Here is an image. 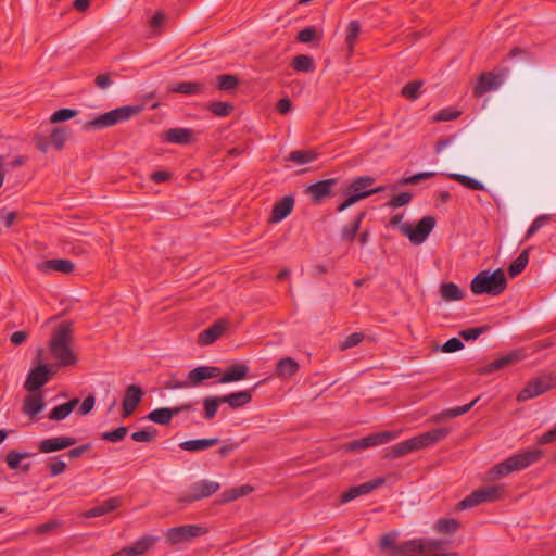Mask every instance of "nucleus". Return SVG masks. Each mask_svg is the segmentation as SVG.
Returning <instances> with one entry per match:
<instances>
[{"label": "nucleus", "mask_w": 556, "mask_h": 556, "mask_svg": "<svg viewBox=\"0 0 556 556\" xmlns=\"http://www.w3.org/2000/svg\"><path fill=\"white\" fill-rule=\"evenodd\" d=\"M73 342L72 324L62 323L53 331L49 349L52 357L56 361L58 366H74L77 363V356L73 352L71 344Z\"/></svg>", "instance_id": "nucleus-1"}, {"label": "nucleus", "mask_w": 556, "mask_h": 556, "mask_svg": "<svg viewBox=\"0 0 556 556\" xmlns=\"http://www.w3.org/2000/svg\"><path fill=\"white\" fill-rule=\"evenodd\" d=\"M448 434V429L446 428H438L422 434L413 437L408 440L402 441L395 445H393L388 454L387 458H400L412 452L419 451L431 446L443 439H445Z\"/></svg>", "instance_id": "nucleus-2"}, {"label": "nucleus", "mask_w": 556, "mask_h": 556, "mask_svg": "<svg viewBox=\"0 0 556 556\" xmlns=\"http://www.w3.org/2000/svg\"><path fill=\"white\" fill-rule=\"evenodd\" d=\"M543 456L539 448L526 450L501 462L489 470V480L505 477L536 463Z\"/></svg>", "instance_id": "nucleus-3"}, {"label": "nucleus", "mask_w": 556, "mask_h": 556, "mask_svg": "<svg viewBox=\"0 0 556 556\" xmlns=\"http://www.w3.org/2000/svg\"><path fill=\"white\" fill-rule=\"evenodd\" d=\"M141 105H125L101 114L97 118L86 124L87 128H105L114 126L118 123L130 119L132 116L140 113Z\"/></svg>", "instance_id": "nucleus-4"}, {"label": "nucleus", "mask_w": 556, "mask_h": 556, "mask_svg": "<svg viewBox=\"0 0 556 556\" xmlns=\"http://www.w3.org/2000/svg\"><path fill=\"white\" fill-rule=\"evenodd\" d=\"M219 488L220 484L218 482L203 479L190 485V488L177 498V502L190 504L210 497L215 494Z\"/></svg>", "instance_id": "nucleus-5"}, {"label": "nucleus", "mask_w": 556, "mask_h": 556, "mask_svg": "<svg viewBox=\"0 0 556 556\" xmlns=\"http://www.w3.org/2000/svg\"><path fill=\"white\" fill-rule=\"evenodd\" d=\"M435 226V219L432 216L422 217L415 227L409 224H401L400 230L403 235L408 237L413 244L424 243Z\"/></svg>", "instance_id": "nucleus-6"}, {"label": "nucleus", "mask_w": 556, "mask_h": 556, "mask_svg": "<svg viewBox=\"0 0 556 556\" xmlns=\"http://www.w3.org/2000/svg\"><path fill=\"white\" fill-rule=\"evenodd\" d=\"M556 383V379L551 375H545L531 379L526 387L517 394L518 402H525L539 396L551 390Z\"/></svg>", "instance_id": "nucleus-7"}, {"label": "nucleus", "mask_w": 556, "mask_h": 556, "mask_svg": "<svg viewBox=\"0 0 556 556\" xmlns=\"http://www.w3.org/2000/svg\"><path fill=\"white\" fill-rule=\"evenodd\" d=\"M399 536L397 531H390L380 538L379 547L381 551L388 552L390 556H407L412 555L416 543L413 540L404 541L396 544L395 541Z\"/></svg>", "instance_id": "nucleus-8"}, {"label": "nucleus", "mask_w": 556, "mask_h": 556, "mask_svg": "<svg viewBox=\"0 0 556 556\" xmlns=\"http://www.w3.org/2000/svg\"><path fill=\"white\" fill-rule=\"evenodd\" d=\"M207 532L206 528L197 525H184L169 528L166 532V540L175 545L199 538Z\"/></svg>", "instance_id": "nucleus-9"}, {"label": "nucleus", "mask_w": 556, "mask_h": 556, "mask_svg": "<svg viewBox=\"0 0 556 556\" xmlns=\"http://www.w3.org/2000/svg\"><path fill=\"white\" fill-rule=\"evenodd\" d=\"M53 374L49 365L41 364L29 371L24 388L29 392L37 391L50 380Z\"/></svg>", "instance_id": "nucleus-10"}, {"label": "nucleus", "mask_w": 556, "mask_h": 556, "mask_svg": "<svg viewBox=\"0 0 556 556\" xmlns=\"http://www.w3.org/2000/svg\"><path fill=\"white\" fill-rule=\"evenodd\" d=\"M337 184V178L319 180L315 184L309 185L305 189V193L311 198V200L314 203L319 204L323 202L325 198L332 195V189Z\"/></svg>", "instance_id": "nucleus-11"}, {"label": "nucleus", "mask_w": 556, "mask_h": 556, "mask_svg": "<svg viewBox=\"0 0 556 556\" xmlns=\"http://www.w3.org/2000/svg\"><path fill=\"white\" fill-rule=\"evenodd\" d=\"M384 482V478H377L371 481L364 482L359 485L351 486L348 491L342 493L341 503L344 504L361 495H367L374 490L380 488Z\"/></svg>", "instance_id": "nucleus-12"}, {"label": "nucleus", "mask_w": 556, "mask_h": 556, "mask_svg": "<svg viewBox=\"0 0 556 556\" xmlns=\"http://www.w3.org/2000/svg\"><path fill=\"white\" fill-rule=\"evenodd\" d=\"M143 391L139 386L130 384L126 388L122 401L123 418L130 416L143 397Z\"/></svg>", "instance_id": "nucleus-13"}, {"label": "nucleus", "mask_w": 556, "mask_h": 556, "mask_svg": "<svg viewBox=\"0 0 556 556\" xmlns=\"http://www.w3.org/2000/svg\"><path fill=\"white\" fill-rule=\"evenodd\" d=\"M77 439L74 437L61 435L41 440L38 444L40 453H52L65 450L75 445Z\"/></svg>", "instance_id": "nucleus-14"}, {"label": "nucleus", "mask_w": 556, "mask_h": 556, "mask_svg": "<svg viewBox=\"0 0 556 556\" xmlns=\"http://www.w3.org/2000/svg\"><path fill=\"white\" fill-rule=\"evenodd\" d=\"M222 369L217 366H199L188 372L189 383L192 388L203 384L207 379L217 378Z\"/></svg>", "instance_id": "nucleus-15"}, {"label": "nucleus", "mask_w": 556, "mask_h": 556, "mask_svg": "<svg viewBox=\"0 0 556 556\" xmlns=\"http://www.w3.org/2000/svg\"><path fill=\"white\" fill-rule=\"evenodd\" d=\"M190 409H192L191 404H184L176 408H167V407L156 408L149 413L148 418H149V420H151L154 424H157L161 426H166L170 422V420L173 419V417L175 415L179 414L180 412L190 410Z\"/></svg>", "instance_id": "nucleus-16"}, {"label": "nucleus", "mask_w": 556, "mask_h": 556, "mask_svg": "<svg viewBox=\"0 0 556 556\" xmlns=\"http://www.w3.org/2000/svg\"><path fill=\"white\" fill-rule=\"evenodd\" d=\"M228 327V321L225 319L216 320L212 326L203 330L199 334L198 342L201 345H210L223 336Z\"/></svg>", "instance_id": "nucleus-17"}, {"label": "nucleus", "mask_w": 556, "mask_h": 556, "mask_svg": "<svg viewBox=\"0 0 556 556\" xmlns=\"http://www.w3.org/2000/svg\"><path fill=\"white\" fill-rule=\"evenodd\" d=\"M294 206V198L292 195H285L281 200L276 202L271 210L270 222L279 223L290 215Z\"/></svg>", "instance_id": "nucleus-18"}, {"label": "nucleus", "mask_w": 556, "mask_h": 556, "mask_svg": "<svg viewBox=\"0 0 556 556\" xmlns=\"http://www.w3.org/2000/svg\"><path fill=\"white\" fill-rule=\"evenodd\" d=\"M375 182V179L370 176H361L357 177L353 182H351L346 188L353 193H364L365 198L379 193L384 190V187H377L375 189H367Z\"/></svg>", "instance_id": "nucleus-19"}, {"label": "nucleus", "mask_w": 556, "mask_h": 556, "mask_svg": "<svg viewBox=\"0 0 556 556\" xmlns=\"http://www.w3.org/2000/svg\"><path fill=\"white\" fill-rule=\"evenodd\" d=\"M413 542L416 543V547H414L413 554H425V555H440L438 552L443 547V541L438 539H413ZM443 553L442 555H444Z\"/></svg>", "instance_id": "nucleus-20"}, {"label": "nucleus", "mask_w": 556, "mask_h": 556, "mask_svg": "<svg viewBox=\"0 0 556 556\" xmlns=\"http://www.w3.org/2000/svg\"><path fill=\"white\" fill-rule=\"evenodd\" d=\"M162 139L169 143L188 144L193 141V130L189 128H170L162 134Z\"/></svg>", "instance_id": "nucleus-21"}, {"label": "nucleus", "mask_w": 556, "mask_h": 556, "mask_svg": "<svg viewBox=\"0 0 556 556\" xmlns=\"http://www.w3.org/2000/svg\"><path fill=\"white\" fill-rule=\"evenodd\" d=\"M260 383L261 382L254 384L251 390H243L224 395L222 396V401L227 403L230 408L238 409L252 401V391L255 390Z\"/></svg>", "instance_id": "nucleus-22"}, {"label": "nucleus", "mask_w": 556, "mask_h": 556, "mask_svg": "<svg viewBox=\"0 0 556 556\" xmlns=\"http://www.w3.org/2000/svg\"><path fill=\"white\" fill-rule=\"evenodd\" d=\"M484 502H486V486H481V488L475 490L473 492H471L469 495H467L460 502H458L456 505V509L457 510L470 509V508H473Z\"/></svg>", "instance_id": "nucleus-23"}, {"label": "nucleus", "mask_w": 556, "mask_h": 556, "mask_svg": "<svg viewBox=\"0 0 556 556\" xmlns=\"http://www.w3.org/2000/svg\"><path fill=\"white\" fill-rule=\"evenodd\" d=\"M300 368L299 363L292 357H282L276 365L275 374L282 380L293 377Z\"/></svg>", "instance_id": "nucleus-24"}, {"label": "nucleus", "mask_w": 556, "mask_h": 556, "mask_svg": "<svg viewBox=\"0 0 556 556\" xmlns=\"http://www.w3.org/2000/svg\"><path fill=\"white\" fill-rule=\"evenodd\" d=\"M37 268L42 273L60 271L70 274L74 269V264L68 260H49L39 263Z\"/></svg>", "instance_id": "nucleus-25"}, {"label": "nucleus", "mask_w": 556, "mask_h": 556, "mask_svg": "<svg viewBox=\"0 0 556 556\" xmlns=\"http://www.w3.org/2000/svg\"><path fill=\"white\" fill-rule=\"evenodd\" d=\"M401 434V431H383L379 433H375L365 438L363 440V446L366 448L378 446L381 444H386L397 439Z\"/></svg>", "instance_id": "nucleus-26"}, {"label": "nucleus", "mask_w": 556, "mask_h": 556, "mask_svg": "<svg viewBox=\"0 0 556 556\" xmlns=\"http://www.w3.org/2000/svg\"><path fill=\"white\" fill-rule=\"evenodd\" d=\"M522 357H523L522 352H520L518 350L510 351L506 355H503L492 362H489V372L496 371V370L503 369L507 366H510V365L519 362L520 359H522Z\"/></svg>", "instance_id": "nucleus-27"}, {"label": "nucleus", "mask_w": 556, "mask_h": 556, "mask_svg": "<svg viewBox=\"0 0 556 556\" xmlns=\"http://www.w3.org/2000/svg\"><path fill=\"white\" fill-rule=\"evenodd\" d=\"M507 280L502 268L489 274V295H500L505 291Z\"/></svg>", "instance_id": "nucleus-28"}, {"label": "nucleus", "mask_w": 556, "mask_h": 556, "mask_svg": "<svg viewBox=\"0 0 556 556\" xmlns=\"http://www.w3.org/2000/svg\"><path fill=\"white\" fill-rule=\"evenodd\" d=\"M249 367L244 364H235L227 368L222 377L219 378V383H229L235 381H240L244 379L248 375Z\"/></svg>", "instance_id": "nucleus-29"}, {"label": "nucleus", "mask_w": 556, "mask_h": 556, "mask_svg": "<svg viewBox=\"0 0 556 556\" xmlns=\"http://www.w3.org/2000/svg\"><path fill=\"white\" fill-rule=\"evenodd\" d=\"M121 505V501L116 497H111L102 502L101 504L90 508L87 510L84 516L86 518H96L106 515L114 509H116Z\"/></svg>", "instance_id": "nucleus-30"}, {"label": "nucleus", "mask_w": 556, "mask_h": 556, "mask_svg": "<svg viewBox=\"0 0 556 556\" xmlns=\"http://www.w3.org/2000/svg\"><path fill=\"white\" fill-rule=\"evenodd\" d=\"M219 442V439L217 438H210V439H193V440H187L180 443V447L184 451L188 452H198V451H204L212 446H215Z\"/></svg>", "instance_id": "nucleus-31"}, {"label": "nucleus", "mask_w": 556, "mask_h": 556, "mask_svg": "<svg viewBox=\"0 0 556 556\" xmlns=\"http://www.w3.org/2000/svg\"><path fill=\"white\" fill-rule=\"evenodd\" d=\"M43 407L45 403L42 395L40 393L31 394L25 397L23 412L29 417H35L43 409Z\"/></svg>", "instance_id": "nucleus-32"}, {"label": "nucleus", "mask_w": 556, "mask_h": 556, "mask_svg": "<svg viewBox=\"0 0 556 556\" xmlns=\"http://www.w3.org/2000/svg\"><path fill=\"white\" fill-rule=\"evenodd\" d=\"M205 84L202 81H181L172 87V91L186 96H194L203 92Z\"/></svg>", "instance_id": "nucleus-33"}, {"label": "nucleus", "mask_w": 556, "mask_h": 556, "mask_svg": "<svg viewBox=\"0 0 556 556\" xmlns=\"http://www.w3.org/2000/svg\"><path fill=\"white\" fill-rule=\"evenodd\" d=\"M532 248L525 249L508 266V275L514 278L521 274L529 262V252Z\"/></svg>", "instance_id": "nucleus-34"}, {"label": "nucleus", "mask_w": 556, "mask_h": 556, "mask_svg": "<svg viewBox=\"0 0 556 556\" xmlns=\"http://www.w3.org/2000/svg\"><path fill=\"white\" fill-rule=\"evenodd\" d=\"M441 298L446 302L459 301L464 298V292L454 282H444L440 286Z\"/></svg>", "instance_id": "nucleus-35"}, {"label": "nucleus", "mask_w": 556, "mask_h": 556, "mask_svg": "<svg viewBox=\"0 0 556 556\" xmlns=\"http://www.w3.org/2000/svg\"><path fill=\"white\" fill-rule=\"evenodd\" d=\"M364 217H365V212H362L355 217L353 223H351L350 225L343 226V228L341 230V240L342 241L352 242L355 240L357 232L359 231V228H361V223L364 219Z\"/></svg>", "instance_id": "nucleus-36"}, {"label": "nucleus", "mask_w": 556, "mask_h": 556, "mask_svg": "<svg viewBox=\"0 0 556 556\" xmlns=\"http://www.w3.org/2000/svg\"><path fill=\"white\" fill-rule=\"evenodd\" d=\"M78 404L77 399H73L66 403L55 406L49 414L51 420H63L65 419Z\"/></svg>", "instance_id": "nucleus-37"}, {"label": "nucleus", "mask_w": 556, "mask_h": 556, "mask_svg": "<svg viewBox=\"0 0 556 556\" xmlns=\"http://www.w3.org/2000/svg\"><path fill=\"white\" fill-rule=\"evenodd\" d=\"M67 136H68V132L65 128L52 127L49 130L50 148L52 147L58 151L62 150L67 140Z\"/></svg>", "instance_id": "nucleus-38"}, {"label": "nucleus", "mask_w": 556, "mask_h": 556, "mask_svg": "<svg viewBox=\"0 0 556 556\" xmlns=\"http://www.w3.org/2000/svg\"><path fill=\"white\" fill-rule=\"evenodd\" d=\"M316 159L317 153L313 150H294L288 155L287 161L298 165H306Z\"/></svg>", "instance_id": "nucleus-39"}, {"label": "nucleus", "mask_w": 556, "mask_h": 556, "mask_svg": "<svg viewBox=\"0 0 556 556\" xmlns=\"http://www.w3.org/2000/svg\"><path fill=\"white\" fill-rule=\"evenodd\" d=\"M224 403L222 396H206L203 399L204 413L203 417L206 420H211L216 416L219 405Z\"/></svg>", "instance_id": "nucleus-40"}, {"label": "nucleus", "mask_w": 556, "mask_h": 556, "mask_svg": "<svg viewBox=\"0 0 556 556\" xmlns=\"http://www.w3.org/2000/svg\"><path fill=\"white\" fill-rule=\"evenodd\" d=\"M159 541V536L146 534L139 538L132 545L138 554V556L144 555L148 551L153 548V546Z\"/></svg>", "instance_id": "nucleus-41"}, {"label": "nucleus", "mask_w": 556, "mask_h": 556, "mask_svg": "<svg viewBox=\"0 0 556 556\" xmlns=\"http://www.w3.org/2000/svg\"><path fill=\"white\" fill-rule=\"evenodd\" d=\"M292 66L295 71L303 73L313 72L315 68L313 59L305 54L296 55L292 61Z\"/></svg>", "instance_id": "nucleus-42"}, {"label": "nucleus", "mask_w": 556, "mask_h": 556, "mask_svg": "<svg viewBox=\"0 0 556 556\" xmlns=\"http://www.w3.org/2000/svg\"><path fill=\"white\" fill-rule=\"evenodd\" d=\"M460 528L459 521L456 519H440L434 526V530L439 533L453 534Z\"/></svg>", "instance_id": "nucleus-43"}, {"label": "nucleus", "mask_w": 556, "mask_h": 556, "mask_svg": "<svg viewBox=\"0 0 556 556\" xmlns=\"http://www.w3.org/2000/svg\"><path fill=\"white\" fill-rule=\"evenodd\" d=\"M239 85V79L236 75L223 74L217 76V88L224 91L235 90Z\"/></svg>", "instance_id": "nucleus-44"}, {"label": "nucleus", "mask_w": 556, "mask_h": 556, "mask_svg": "<svg viewBox=\"0 0 556 556\" xmlns=\"http://www.w3.org/2000/svg\"><path fill=\"white\" fill-rule=\"evenodd\" d=\"M507 75L506 68L489 72V91L496 90L505 81Z\"/></svg>", "instance_id": "nucleus-45"}, {"label": "nucleus", "mask_w": 556, "mask_h": 556, "mask_svg": "<svg viewBox=\"0 0 556 556\" xmlns=\"http://www.w3.org/2000/svg\"><path fill=\"white\" fill-rule=\"evenodd\" d=\"M361 33V25L357 21H351L346 28L345 42L350 52H352L354 45L356 42L357 37Z\"/></svg>", "instance_id": "nucleus-46"}, {"label": "nucleus", "mask_w": 556, "mask_h": 556, "mask_svg": "<svg viewBox=\"0 0 556 556\" xmlns=\"http://www.w3.org/2000/svg\"><path fill=\"white\" fill-rule=\"evenodd\" d=\"M128 433V427L121 426L114 430L105 431L101 434V439L108 442H121Z\"/></svg>", "instance_id": "nucleus-47"}, {"label": "nucleus", "mask_w": 556, "mask_h": 556, "mask_svg": "<svg viewBox=\"0 0 556 556\" xmlns=\"http://www.w3.org/2000/svg\"><path fill=\"white\" fill-rule=\"evenodd\" d=\"M31 456L30 453H21L16 451H10L5 456L7 465L10 469H17L21 467V462L24 458Z\"/></svg>", "instance_id": "nucleus-48"}, {"label": "nucleus", "mask_w": 556, "mask_h": 556, "mask_svg": "<svg viewBox=\"0 0 556 556\" xmlns=\"http://www.w3.org/2000/svg\"><path fill=\"white\" fill-rule=\"evenodd\" d=\"M471 291L475 294L486 293V269L481 270L471 281Z\"/></svg>", "instance_id": "nucleus-49"}, {"label": "nucleus", "mask_w": 556, "mask_h": 556, "mask_svg": "<svg viewBox=\"0 0 556 556\" xmlns=\"http://www.w3.org/2000/svg\"><path fill=\"white\" fill-rule=\"evenodd\" d=\"M49 141H50L49 130L36 132L33 137V142L35 143L36 148L42 153H47L49 151V149H50Z\"/></svg>", "instance_id": "nucleus-50"}, {"label": "nucleus", "mask_w": 556, "mask_h": 556, "mask_svg": "<svg viewBox=\"0 0 556 556\" xmlns=\"http://www.w3.org/2000/svg\"><path fill=\"white\" fill-rule=\"evenodd\" d=\"M208 110L217 115V116H228L232 110L233 106L229 102H223V101H215L210 104Z\"/></svg>", "instance_id": "nucleus-51"}, {"label": "nucleus", "mask_w": 556, "mask_h": 556, "mask_svg": "<svg viewBox=\"0 0 556 556\" xmlns=\"http://www.w3.org/2000/svg\"><path fill=\"white\" fill-rule=\"evenodd\" d=\"M156 438V430L152 428L142 429L135 431L131 434V439L136 442L150 443Z\"/></svg>", "instance_id": "nucleus-52"}, {"label": "nucleus", "mask_w": 556, "mask_h": 556, "mask_svg": "<svg viewBox=\"0 0 556 556\" xmlns=\"http://www.w3.org/2000/svg\"><path fill=\"white\" fill-rule=\"evenodd\" d=\"M77 114H78V112L74 109H61V110L55 111L50 116V122L52 124L62 123V122H65V121H68L71 118L75 117Z\"/></svg>", "instance_id": "nucleus-53"}, {"label": "nucleus", "mask_w": 556, "mask_h": 556, "mask_svg": "<svg viewBox=\"0 0 556 556\" xmlns=\"http://www.w3.org/2000/svg\"><path fill=\"white\" fill-rule=\"evenodd\" d=\"M421 81H410L406 84L402 89V94L409 100H416L420 94Z\"/></svg>", "instance_id": "nucleus-54"}, {"label": "nucleus", "mask_w": 556, "mask_h": 556, "mask_svg": "<svg viewBox=\"0 0 556 556\" xmlns=\"http://www.w3.org/2000/svg\"><path fill=\"white\" fill-rule=\"evenodd\" d=\"M364 339V334L361 332H354L350 336H348L341 343H340V350L345 351L353 346L358 345Z\"/></svg>", "instance_id": "nucleus-55"}, {"label": "nucleus", "mask_w": 556, "mask_h": 556, "mask_svg": "<svg viewBox=\"0 0 556 556\" xmlns=\"http://www.w3.org/2000/svg\"><path fill=\"white\" fill-rule=\"evenodd\" d=\"M479 399H475L472 400L470 403L466 404V405H463V406H457V407H454V408H450L447 410H445L443 413V415L447 418H455V417H458L460 415H464L466 414L467 412L470 410V408L475 405V403L478 401Z\"/></svg>", "instance_id": "nucleus-56"}, {"label": "nucleus", "mask_w": 556, "mask_h": 556, "mask_svg": "<svg viewBox=\"0 0 556 556\" xmlns=\"http://www.w3.org/2000/svg\"><path fill=\"white\" fill-rule=\"evenodd\" d=\"M459 112L455 111L451 108H445L440 110L433 117V121L435 122H448L454 121L459 116Z\"/></svg>", "instance_id": "nucleus-57"}, {"label": "nucleus", "mask_w": 556, "mask_h": 556, "mask_svg": "<svg viewBox=\"0 0 556 556\" xmlns=\"http://www.w3.org/2000/svg\"><path fill=\"white\" fill-rule=\"evenodd\" d=\"M435 175L434 172H424V173H419V174H415V175H410V176H404L402 179H401V184L403 185H416L418 184L419 181L424 180V179H427V178H431Z\"/></svg>", "instance_id": "nucleus-58"}, {"label": "nucleus", "mask_w": 556, "mask_h": 556, "mask_svg": "<svg viewBox=\"0 0 556 556\" xmlns=\"http://www.w3.org/2000/svg\"><path fill=\"white\" fill-rule=\"evenodd\" d=\"M486 330V326H480V327H475V328H468V329H464L459 332V336L466 340V341H470V340H476L478 339L484 331Z\"/></svg>", "instance_id": "nucleus-59"}, {"label": "nucleus", "mask_w": 556, "mask_h": 556, "mask_svg": "<svg viewBox=\"0 0 556 556\" xmlns=\"http://www.w3.org/2000/svg\"><path fill=\"white\" fill-rule=\"evenodd\" d=\"M506 494L504 484H490L489 483V502L501 500Z\"/></svg>", "instance_id": "nucleus-60"}, {"label": "nucleus", "mask_w": 556, "mask_h": 556, "mask_svg": "<svg viewBox=\"0 0 556 556\" xmlns=\"http://www.w3.org/2000/svg\"><path fill=\"white\" fill-rule=\"evenodd\" d=\"M549 220V217L547 215H541L538 216L532 224L530 225L527 233H526V240L529 239L531 236H533L536 231H539L546 222Z\"/></svg>", "instance_id": "nucleus-61"}, {"label": "nucleus", "mask_w": 556, "mask_h": 556, "mask_svg": "<svg viewBox=\"0 0 556 556\" xmlns=\"http://www.w3.org/2000/svg\"><path fill=\"white\" fill-rule=\"evenodd\" d=\"M412 201V194L409 192H402L400 194L394 195L390 202L389 205L391 207H401L403 205L408 204Z\"/></svg>", "instance_id": "nucleus-62"}, {"label": "nucleus", "mask_w": 556, "mask_h": 556, "mask_svg": "<svg viewBox=\"0 0 556 556\" xmlns=\"http://www.w3.org/2000/svg\"><path fill=\"white\" fill-rule=\"evenodd\" d=\"M463 348L464 343L459 338H451L442 345V351L445 353H453L462 350Z\"/></svg>", "instance_id": "nucleus-63"}, {"label": "nucleus", "mask_w": 556, "mask_h": 556, "mask_svg": "<svg viewBox=\"0 0 556 556\" xmlns=\"http://www.w3.org/2000/svg\"><path fill=\"white\" fill-rule=\"evenodd\" d=\"M316 37V29L314 27H306L299 31L296 39L300 42L308 43L313 41Z\"/></svg>", "instance_id": "nucleus-64"}]
</instances>
